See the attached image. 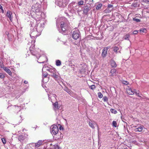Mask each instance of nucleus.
Segmentation results:
<instances>
[{
  "label": "nucleus",
  "mask_w": 149,
  "mask_h": 149,
  "mask_svg": "<svg viewBox=\"0 0 149 149\" xmlns=\"http://www.w3.org/2000/svg\"><path fill=\"white\" fill-rule=\"evenodd\" d=\"M45 23V20L43 19H41L37 21L36 26L35 28L31 31L30 36L32 40L31 42H29L28 44V45H30V44H32L30 47V51L31 53L33 55L36 56L37 54H39V52L40 50L39 49H35L34 48L35 44H34L35 42V39L36 38L39 36L41 32L43 29Z\"/></svg>",
  "instance_id": "obj_1"
},
{
  "label": "nucleus",
  "mask_w": 149,
  "mask_h": 149,
  "mask_svg": "<svg viewBox=\"0 0 149 149\" xmlns=\"http://www.w3.org/2000/svg\"><path fill=\"white\" fill-rule=\"evenodd\" d=\"M56 24L59 32L64 34L68 26L66 19L62 17L58 18L56 20Z\"/></svg>",
  "instance_id": "obj_2"
},
{
  "label": "nucleus",
  "mask_w": 149,
  "mask_h": 149,
  "mask_svg": "<svg viewBox=\"0 0 149 149\" xmlns=\"http://www.w3.org/2000/svg\"><path fill=\"white\" fill-rule=\"evenodd\" d=\"M46 68V69L45 70L50 72L51 74H50V76L53 77L55 80H57L59 79L60 77L57 74V72L55 68L46 67V65H44L42 68V70H43V69Z\"/></svg>",
  "instance_id": "obj_3"
},
{
  "label": "nucleus",
  "mask_w": 149,
  "mask_h": 149,
  "mask_svg": "<svg viewBox=\"0 0 149 149\" xmlns=\"http://www.w3.org/2000/svg\"><path fill=\"white\" fill-rule=\"evenodd\" d=\"M68 10H69L70 13H73L76 11L79 14V12L81 10V8L78 5L74 6L72 4H70L69 6Z\"/></svg>",
  "instance_id": "obj_4"
},
{
  "label": "nucleus",
  "mask_w": 149,
  "mask_h": 149,
  "mask_svg": "<svg viewBox=\"0 0 149 149\" xmlns=\"http://www.w3.org/2000/svg\"><path fill=\"white\" fill-rule=\"evenodd\" d=\"M68 0H57L56 4L60 7L64 8L66 6L68 3Z\"/></svg>",
  "instance_id": "obj_5"
},
{
  "label": "nucleus",
  "mask_w": 149,
  "mask_h": 149,
  "mask_svg": "<svg viewBox=\"0 0 149 149\" xmlns=\"http://www.w3.org/2000/svg\"><path fill=\"white\" fill-rule=\"evenodd\" d=\"M41 6L38 3H36L32 6L31 10L33 12L38 13L40 10Z\"/></svg>",
  "instance_id": "obj_6"
},
{
  "label": "nucleus",
  "mask_w": 149,
  "mask_h": 149,
  "mask_svg": "<svg viewBox=\"0 0 149 149\" xmlns=\"http://www.w3.org/2000/svg\"><path fill=\"white\" fill-rule=\"evenodd\" d=\"M50 131L52 134L56 135L58 132V129L56 125H52L50 127Z\"/></svg>",
  "instance_id": "obj_7"
},
{
  "label": "nucleus",
  "mask_w": 149,
  "mask_h": 149,
  "mask_svg": "<svg viewBox=\"0 0 149 149\" xmlns=\"http://www.w3.org/2000/svg\"><path fill=\"white\" fill-rule=\"evenodd\" d=\"M127 92L129 95H133L135 93L136 95L138 96L141 97L139 95V91H137L136 90H132L131 88H128L127 89Z\"/></svg>",
  "instance_id": "obj_8"
},
{
  "label": "nucleus",
  "mask_w": 149,
  "mask_h": 149,
  "mask_svg": "<svg viewBox=\"0 0 149 149\" xmlns=\"http://www.w3.org/2000/svg\"><path fill=\"white\" fill-rule=\"evenodd\" d=\"M80 36V33L79 30H77L74 31L72 33V37L73 39L77 40Z\"/></svg>",
  "instance_id": "obj_9"
},
{
  "label": "nucleus",
  "mask_w": 149,
  "mask_h": 149,
  "mask_svg": "<svg viewBox=\"0 0 149 149\" xmlns=\"http://www.w3.org/2000/svg\"><path fill=\"white\" fill-rule=\"evenodd\" d=\"M91 7L89 5H86L83 7V13L85 15H87L88 14L89 12L91 11Z\"/></svg>",
  "instance_id": "obj_10"
},
{
  "label": "nucleus",
  "mask_w": 149,
  "mask_h": 149,
  "mask_svg": "<svg viewBox=\"0 0 149 149\" xmlns=\"http://www.w3.org/2000/svg\"><path fill=\"white\" fill-rule=\"evenodd\" d=\"M93 0H81L78 1L79 5H81L86 4H90V3L93 1Z\"/></svg>",
  "instance_id": "obj_11"
},
{
  "label": "nucleus",
  "mask_w": 149,
  "mask_h": 149,
  "mask_svg": "<svg viewBox=\"0 0 149 149\" xmlns=\"http://www.w3.org/2000/svg\"><path fill=\"white\" fill-rule=\"evenodd\" d=\"M40 62L38 61V62L39 63H44L45 61H47V59L46 56L44 55L40 56L39 58L38 59Z\"/></svg>",
  "instance_id": "obj_12"
},
{
  "label": "nucleus",
  "mask_w": 149,
  "mask_h": 149,
  "mask_svg": "<svg viewBox=\"0 0 149 149\" xmlns=\"http://www.w3.org/2000/svg\"><path fill=\"white\" fill-rule=\"evenodd\" d=\"M113 6L110 4H108L107 8L104 10V12L106 13L110 12L113 10Z\"/></svg>",
  "instance_id": "obj_13"
},
{
  "label": "nucleus",
  "mask_w": 149,
  "mask_h": 149,
  "mask_svg": "<svg viewBox=\"0 0 149 149\" xmlns=\"http://www.w3.org/2000/svg\"><path fill=\"white\" fill-rule=\"evenodd\" d=\"M134 127H136L134 129V131L136 132H141L142 131L143 129H146L144 128L143 126L140 125L138 126H135Z\"/></svg>",
  "instance_id": "obj_14"
},
{
  "label": "nucleus",
  "mask_w": 149,
  "mask_h": 149,
  "mask_svg": "<svg viewBox=\"0 0 149 149\" xmlns=\"http://www.w3.org/2000/svg\"><path fill=\"white\" fill-rule=\"evenodd\" d=\"M48 96L49 99L51 100L52 103H53V101H55L56 100V95L51 94L50 95H49Z\"/></svg>",
  "instance_id": "obj_15"
},
{
  "label": "nucleus",
  "mask_w": 149,
  "mask_h": 149,
  "mask_svg": "<svg viewBox=\"0 0 149 149\" xmlns=\"http://www.w3.org/2000/svg\"><path fill=\"white\" fill-rule=\"evenodd\" d=\"M89 125L90 127L91 128L93 129H94L95 128V127H97V128L98 127L96 123L94 121H91L89 122Z\"/></svg>",
  "instance_id": "obj_16"
},
{
  "label": "nucleus",
  "mask_w": 149,
  "mask_h": 149,
  "mask_svg": "<svg viewBox=\"0 0 149 149\" xmlns=\"http://www.w3.org/2000/svg\"><path fill=\"white\" fill-rule=\"evenodd\" d=\"M110 48V47L108 46L107 47H104L103 49L102 53V56L103 57H104L106 56L107 53V52L108 49Z\"/></svg>",
  "instance_id": "obj_17"
},
{
  "label": "nucleus",
  "mask_w": 149,
  "mask_h": 149,
  "mask_svg": "<svg viewBox=\"0 0 149 149\" xmlns=\"http://www.w3.org/2000/svg\"><path fill=\"white\" fill-rule=\"evenodd\" d=\"M6 16L9 18L11 22L12 21L13 16L12 13L11 11H8L7 12Z\"/></svg>",
  "instance_id": "obj_18"
},
{
  "label": "nucleus",
  "mask_w": 149,
  "mask_h": 149,
  "mask_svg": "<svg viewBox=\"0 0 149 149\" xmlns=\"http://www.w3.org/2000/svg\"><path fill=\"white\" fill-rule=\"evenodd\" d=\"M3 70L6 72L10 76L12 75V72L11 70L7 68V67H5L4 66L2 68Z\"/></svg>",
  "instance_id": "obj_19"
},
{
  "label": "nucleus",
  "mask_w": 149,
  "mask_h": 149,
  "mask_svg": "<svg viewBox=\"0 0 149 149\" xmlns=\"http://www.w3.org/2000/svg\"><path fill=\"white\" fill-rule=\"evenodd\" d=\"M110 63L111 67L113 68H116L117 66V64L116 62L113 60H111L110 61Z\"/></svg>",
  "instance_id": "obj_20"
},
{
  "label": "nucleus",
  "mask_w": 149,
  "mask_h": 149,
  "mask_svg": "<svg viewBox=\"0 0 149 149\" xmlns=\"http://www.w3.org/2000/svg\"><path fill=\"white\" fill-rule=\"evenodd\" d=\"M53 105L54 106V109L56 110V109H58L60 108V106L58 105V102H55L54 103H53Z\"/></svg>",
  "instance_id": "obj_21"
},
{
  "label": "nucleus",
  "mask_w": 149,
  "mask_h": 149,
  "mask_svg": "<svg viewBox=\"0 0 149 149\" xmlns=\"http://www.w3.org/2000/svg\"><path fill=\"white\" fill-rule=\"evenodd\" d=\"M43 142L42 141L39 140L37 143H35V147H38L40 146L42 144Z\"/></svg>",
  "instance_id": "obj_22"
},
{
  "label": "nucleus",
  "mask_w": 149,
  "mask_h": 149,
  "mask_svg": "<svg viewBox=\"0 0 149 149\" xmlns=\"http://www.w3.org/2000/svg\"><path fill=\"white\" fill-rule=\"evenodd\" d=\"M43 77H42V81L44 83V82L46 83L47 82V81H45V80H44V78H46V77L47 75V73H43Z\"/></svg>",
  "instance_id": "obj_23"
},
{
  "label": "nucleus",
  "mask_w": 149,
  "mask_h": 149,
  "mask_svg": "<svg viewBox=\"0 0 149 149\" xmlns=\"http://www.w3.org/2000/svg\"><path fill=\"white\" fill-rule=\"evenodd\" d=\"M116 70L115 69H113L111 70V73L112 76H114L116 74Z\"/></svg>",
  "instance_id": "obj_24"
},
{
  "label": "nucleus",
  "mask_w": 149,
  "mask_h": 149,
  "mask_svg": "<svg viewBox=\"0 0 149 149\" xmlns=\"http://www.w3.org/2000/svg\"><path fill=\"white\" fill-rule=\"evenodd\" d=\"M25 138V137L22 135H20L18 137V139L21 142L23 141Z\"/></svg>",
  "instance_id": "obj_25"
},
{
  "label": "nucleus",
  "mask_w": 149,
  "mask_h": 149,
  "mask_svg": "<svg viewBox=\"0 0 149 149\" xmlns=\"http://www.w3.org/2000/svg\"><path fill=\"white\" fill-rule=\"evenodd\" d=\"M102 6V4L101 3H98L96 6V9L97 10H99L101 9Z\"/></svg>",
  "instance_id": "obj_26"
},
{
  "label": "nucleus",
  "mask_w": 149,
  "mask_h": 149,
  "mask_svg": "<svg viewBox=\"0 0 149 149\" xmlns=\"http://www.w3.org/2000/svg\"><path fill=\"white\" fill-rule=\"evenodd\" d=\"M4 66V65L3 63V60L1 58H0V67L1 68H2Z\"/></svg>",
  "instance_id": "obj_27"
},
{
  "label": "nucleus",
  "mask_w": 149,
  "mask_h": 149,
  "mask_svg": "<svg viewBox=\"0 0 149 149\" xmlns=\"http://www.w3.org/2000/svg\"><path fill=\"white\" fill-rule=\"evenodd\" d=\"M61 61L59 60H57L56 61V65L57 66H59L61 65Z\"/></svg>",
  "instance_id": "obj_28"
},
{
  "label": "nucleus",
  "mask_w": 149,
  "mask_h": 149,
  "mask_svg": "<svg viewBox=\"0 0 149 149\" xmlns=\"http://www.w3.org/2000/svg\"><path fill=\"white\" fill-rule=\"evenodd\" d=\"M130 37V35L129 34H127L124 37V39L126 40H129V38Z\"/></svg>",
  "instance_id": "obj_29"
},
{
  "label": "nucleus",
  "mask_w": 149,
  "mask_h": 149,
  "mask_svg": "<svg viewBox=\"0 0 149 149\" xmlns=\"http://www.w3.org/2000/svg\"><path fill=\"white\" fill-rule=\"evenodd\" d=\"M139 31L141 33H146L147 30L145 29L144 28L140 29Z\"/></svg>",
  "instance_id": "obj_30"
},
{
  "label": "nucleus",
  "mask_w": 149,
  "mask_h": 149,
  "mask_svg": "<svg viewBox=\"0 0 149 149\" xmlns=\"http://www.w3.org/2000/svg\"><path fill=\"white\" fill-rule=\"evenodd\" d=\"M110 111L112 113L114 114H116L117 113V111L116 110L113 109H110Z\"/></svg>",
  "instance_id": "obj_31"
},
{
  "label": "nucleus",
  "mask_w": 149,
  "mask_h": 149,
  "mask_svg": "<svg viewBox=\"0 0 149 149\" xmlns=\"http://www.w3.org/2000/svg\"><path fill=\"white\" fill-rule=\"evenodd\" d=\"M104 102H107L108 101V99L106 96H104L102 99Z\"/></svg>",
  "instance_id": "obj_32"
},
{
  "label": "nucleus",
  "mask_w": 149,
  "mask_h": 149,
  "mask_svg": "<svg viewBox=\"0 0 149 149\" xmlns=\"http://www.w3.org/2000/svg\"><path fill=\"white\" fill-rule=\"evenodd\" d=\"M137 16H136L135 18H133V20L134 21H135L137 22H140V20L138 19L137 18Z\"/></svg>",
  "instance_id": "obj_33"
},
{
  "label": "nucleus",
  "mask_w": 149,
  "mask_h": 149,
  "mask_svg": "<svg viewBox=\"0 0 149 149\" xmlns=\"http://www.w3.org/2000/svg\"><path fill=\"white\" fill-rule=\"evenodd\" d=\"M15 107L16 109V110H17V111H20V110L21 109L20 107H19L17 106H16V105H15Z\"/></svg>",
  "instance_id": "obj_34"
},
{
  "label": "nucleus",
  "mask_w": 149,
  "mask_h": 149,
  "mask_svg": "<svg viewBox=\"0 0 149 149\" xmlns=\"http://www.w3.org/2000/svg\"><path fill=\"white\" fill-rule=\"evenodd\" d=\"M113 125V127H117V123L114 120H113L112 123Z\"/></svg>",
  "instance_id": "obj_35"
},
{
  "label": "nucleus",
  "mask_w": 149,
  "mask_h": 149,
  "mask_svg": "<svg viewBox=\"0 0 149 149\" xmlns=\"http://www.w3.org/2000/svg\"><path fill=\"white\" fill-rule=\"evenodd\" d=\"M98 96L99 98H101L102 97L103 95L101 93L99 92L98 93Z\"/></svg>",
  "instance_id": "obj_36"
},
{
  "label": "nucleus",
  "mask_w": 149,
  "mask_h": 149,
  "mask_svg": "<svg viewBox=\"0 0 149 149\" xmlns=\"http://www.w3.org/2000/svg\"><path fill=\"white\" fill-rule=\"evenodd\" d=\"M90 88L92 89V90H94L96 88V87L95 85H92L91 86H90L89 87Z\"/></svg>",
  "instance_id": "obj_37"
},
{
  "label": "nucleus",
  "mask_w": 149,
  "mask_h": 149,
  "mask_svg": "<svg viewBox=\"0 0 149 149\" xmlns=\"http://www.w3.org/2000/svg\"><path fill=\"white\" fill-rule=\"evenodd\" d=\"M5 77V76L2 73H0V78L1 79H3Z\"/></svg>",
  "instance_id": "obj_38"
},
{
  "label": "nucleus",
  "mask_w": 149,
  "mask_h": 149,
  "mask_svg": "<svg viewBox=\"0 0 149 149\" xmlns=\"http://www.w3.org/2000/svg\"><path fill=\"white\" fill-rule=\"evenodd\" d=\"M118 48L116 47H114L113 49V51L115 52H117L118 50Z\"/></svg>",
  "instance_id": "obj_39"
},
{
  "label": "nucleus",
  "mask_w": 149,
  "mask_h": 149,
  "mask_svg": "<svg viewBox=\"0 0 149 149\" xmlns=\"http://www.w3.org/2000/svg\"><path fill=\"white\" fill-rule=\"evenodd\" d=\"M1 140L3 144H5L6 143V140L4 138H3L1 139Z\"/></svg>",
  "instance_id": "obj_40"
},
{
  "label": "nucleus",
  "mask_w": 149,
  "mask_h": 149,
  "mask_svg": "<svg viewBox=\"0 0 149 149\" xmlns=\"http://www.w3.org/2000/svg\"><path fill=\"white\" fill-rule=\"evenodd\" d=\"M0 9H1V11L2 13H4V11L3 8L2 6L0 5Z\"/></svg>",
  "instance_id": "obj_41"
},
{
  "label": "nucleus",
  "mask_w": 149,
  "mask_h": 149,
  "mask_svg": "<svg viewBox=\"0 0 149 149\" xmlns=\"http://www.w3.org/2000/svg\"><path fill=\"white\" fill-rule=\"evenodd\" d=\"M65 13L66 15L67 16H70V15H69V14L68 13L67 10L65 11Z\"/></svg>",
  "instance_id": "obj_42"
},
{
  "label": "nucleus",
  "mask_w": 149,
  "mask_h": 149,
  "mask_svg": "<svg viewBox=\"0 0 149 149\" xmlns=\"http://www.w3.org/2000/svg\"><path fill=\"white\" fill-rule=\"evenodd\" d=\"M65 13L66 15L67 16H70V15H69V14L68 13L67 10L65 11Z\"/></svg>",
  "instance_id": "obj_43"
},
{
  "label": "nucleus",
  "mask_w": 149,
  "mask_h": 149,
  "mask_svg": "<svg viewBox=\"0 0 149 149\" xmlns=\"http://www.w3.org/2000/svg\"><path fill=\"white\" fill-rule=\"evenodd\" d=\"M138 33V31L135 30L133 32V34H136Z\"/></svg>",
  "instance_id": "obj_44"
},
{
  "label": "nucleus",
  "mask_w": 149,
  "mask_h": 149,
  "mask_svg": "<svg viewBox=\"0 0 149 149\" xmlns=\"http://www.w3.org/2000/svg\"><path fill=\"white\" fill-rule=\"evenodd\" d=\"M74 65H71V68H72V70H75V68L74 67Z\"/></svg>",
  "instance_id": "obj_45"
},
{
  "label": "nucleus",
  "mask_w": 149,
  "mask_h": 149,
  "mask_svg": "<svg viewBox=\"0 0 149 149\" xmlns=\"http://www.w3.org/2000/svg\"><path fill=\"white\" fill-rule=\"evenodd\" d=\"M71 57L72 58H73V57L72 56H71ZM73 59V58H70L68 60V61H69V62H72V60Z\"/></svg>",
  "instance_id": "obj_46"
},
{
  "label": "nucleus",
  "mask_w": 149,
  "mask_h": 149,
  "mask_svg": "<svg viewBox=\"0 0 149 149\" xmlns=\"http://www.w3.org/2000/svg\"><path fill=\"white\" fill-rule=\"evenodd\" d=\"M10 70H11L12 71L15 72V68H10Z\"/></svg>",
  "instance_id": "obj_47"
},
{
  "label": "nucleus",
  "mask_w": 149,
  "mask_h": 149,
  "mask_svg": "<svg viewBox=\"0 0 149 149\" xmlns=\"http://www.w3.org/2000/svg\"><path fill=\"white\" fill-rule=\"evenodd\" d=\"M67 92L69 94H70L71 93V91L68 89Z\"/></svg>",
  "instance_id": "obj_48"
},
{
  "label": "nucleus",
  "mask_w": 149,
  "mask_h": 149,
  "mask_svg": "<svg viewBox=\"0 0 149 149\" xmlns=\"http://www.w3.org/2000/svg\"><path fill=\"white\" fill-rule=\"evenodd\" d=\"M107 1V0H101V1L102 2H106Z\"/></svg>",
  "instance_id": "obj_49"
},
{
  "label": "nucleus",
  "mask_w": 149,
  "mask_h": 149,
  "mask_svg": "<svg viewBox=\"0 0 149 149\" xmlns=\"http://www.w3.org/2000/svg\"><path fill=\"white\" fill-rule=\"evenodd\" d=\"M64 91L67 92L68 90V88H67L65 87V88H64Z\"/></svg>",
  "instance_id": "obj_50"
},
{
  "label": "nucleus",
  "mask_w": 149,
  "mask_h": 149,
  "mask_svg": "<svg viewBox=\"0 0 149 149\" xmlns=\"http://www.w3.org/2000/svg\"><path fill=\"white\" fill-rule=\"evenodd\" d=\"M24 83H25V84H27L28 83V82L27 81H24Z\"/></svg>",
  "instance_id": "obj_51"
},
{
  "label": "nucleus",
  "mask_w": 149,
  "mask_h": 149,
  "mask_svg": "<svg viewBox=\"0 0 149 149\" xmlns=\"http://www.w3.org/2000/svg\"><path fill=\"white\" fill-rule=\"evenodd\" d=\"M98 139H99L100 136V134H99V133L98 128Z\"/></svg>",
  "instance_id": "obj_52"
},
{
  "label": "nucleus",
  "mask_w": 149,
  "mask_h": 149,
  "mask_svg": "<svg viewBox=\"0 0 149 149\" xmlns=\"http://www.w3.org/2000/svg\"><path fill=\"white\" fill-rule=\"evenodd\" d=\"M60 148L58 146H56V149H59Z\"/></svg>",
  "instance_id": "obj_53"
},
{
  "label": "nucleus",
  "mask_w": 149,
  "mask_h": 149,
  "mask_svg": "<svg viewBox=\"0 0 149 149\" xmlns=\"http://www.w3.org/2000/svg\"><path fill=\"white\" fill-rule=\"evenodd\" d=\"M125 83H124V84H128V82L127 81H125Z\"/></svg>",
  "instance_id": "obj_54"
},
{
  "label": "nucleus",
  "mask_w": 149,
  "mask_h": 149,
  "mask_svg": "<svg viewBox=\"0 0 149 149\" xmlns=\"http://www.w3.org/2000/svg\"><path fill=\"white\" fill-rule=\"evenodd\" d=\"M8 32H6V35H7L8 34Z\"/></svg>",
  "instance_id": "obj_55"
},
{
  "label": "nucleus",
  "mask_w": 149,
  "mask_h": 149,
  "mask_svg": "<svg viewBox=\"0 0 149 149\" xmlns=\"http://www.w3.org/2000/svg\"><path fill=\"white\" fill-rule=\"evenodd\" d=\"M61 127H60V130H61Z\"/></svg>",
  "instance_id": "obj_56"
},
{
  "label": "nucleus",
  "mask_w": 149,
  "mask_h": 149,
  "mask_svg": "<svg viewBox=\"0 0 149 149\" xmlns=\"http://www.w3.org/2000/svg\"><path fill=\"white\" fill-rule=\"evenodd\" d=\"M32 27H31V29H32Z\"/></svg>",
  "instance_id": "obj_57"
}]
</instances>
